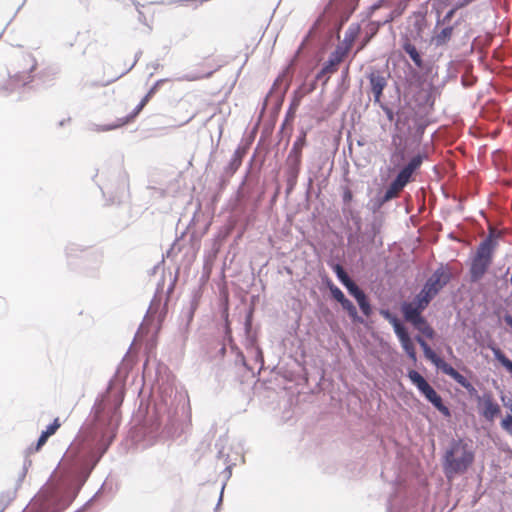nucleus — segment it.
Returning a JSON list of instances; mask_svg holds the SVG:
<instances>
[{"label": "nucleus", "mask_w": 512, "mask_h": 512, "mask_svg": "<svg viewBox=\"0 0 512 512\" xmlns=\"http://www.w3.org/2000/svg\"><path fill=\"white\" fill-rule=\"evenodd\" d=\"M403 190V187L393 180L387 190L385 191V194L383 196V202L390 201L394 198H397L400 194V192Z\"/></svg>", "instance_id": "19"}, {"label": "nucleus", "mask_w": 512, "mask_h": 512, "mask_svg": "<svg viewBox=\"0 0 512 512\" xmlns=\"http://www.w3.org/2000/svg\"><path fill=\"white\" fill-rule=\"evenodd\" d=\"M151 97H148V95L146 94L142 100L140 101V103L136 106V108L132 111L131 114H129L128 116H126L125 118H122V119H118L117 123L115 124H111V125H108L104 128V130H113V129H117V128H120L130 122H132L136 117L137 115L143 110V108L147 105V103L150 101Z\"/></svg>", "instance_id": "14"}, {"label": "nucleus", "mask_w": 512, "mask_h": 512, "mask_svg": "<svg viewBox=\"0 0 512 512\" xmlns=\"http://www.w3.org/2000/svg\"><path fill=\"white\" fill-rule=\"evenodd\" d=\"M456 12V8H452L450 9L446 15L444 16L442 22L443 23H449L451 21V19L453 18L454 14Z\"/></svg>", "instance_id": "29"}, {"label": "nucleus", "mask_w": 512, "mask_h": 512, "mask_svg": "<svg viewBox=\"0 0 512 512\" xmlns=\"http://www.w3.org/2000/svg\"><path fill=\"white\" fill-rule=\"evenodd\" d=\"M495 358L512 374V361L499 348H492Z\"/></svg>", "instance_id": "20"}, {"label": "nucleus", "mask_w": 512, "mask_h": 512, "mask_svg": "<svg viewBox=\"0 0 512 512\" xmlns=\"http://www.w3.org/2000/svg\"><path fill=\"white\" fill-rule=\"evenodd\" d=\"M42 498V495H39L36 501H39Z\"/></svg>", "instance_id": "34"}, {"label": "nucleus", "mask_w": 512, "mask_h": 512, "mask_svg": "<svg viewBox=\"0 0 512 512\" xmlns=\"http://www.w3.org/2000/svg\"><path fill=\"white\" fill-rule=\"evenodd\" d=\"M416 342L421 346L425 357L430 360L435 366L440 369L444 374L450 376L459 385L467 390H473L472 384L450 364L441 359L427 344L424 338L420 335L415 337Z\"/></svg>", "instance_id": "3"}, {"label": "nucleus", "mask_w": 512, "mask_h": 512, "mask_svg": "<svg viewBox=\"0 0 512 512\" xmlns=\"http://www.w3.org/2000/svg\"><path fill=\"white\" fill-rule=\"evenodd\" d=\"M504 320H505L506 324L512 328V316L506 315L504 317Z\"/></svg>", "instance_id": "31"}, {"label": "nucleus", "mask_w": 512, "mask_h": 512, "mask_svg": "<svg viewBox=\"0 0 512 512\" xmlns=\"http://www.w3.org/2000/svg\"><path fill=\"white\" fill-rule=\"evenodd\" d=\"M453 31V26H447L441 29L439 32H435L431 39L432 43H434L437 47L446 45L451 40Z\"/></svg>", "instance_id": "17"}, {"label": "nucleus", "mask_w": 512, "mask_h": 512, "mask_svg": "<svg viewBox=\"0 0 512 512\" xmlns=\"http://www.w3.org/2000/svg\"><path fill=\"white\" fill-rule=\"evenodd\" d=\"M408 377L417 389L425 396V398L433 404L444 416H450V410L442 402L440 395L430 386L425 378L416 370H410Z\"/></svg>", "instance_id": "4"}, {"label": "nucleus", "mask_w": 512, "mask_h": 512, "mask_svg": "<svg viewBox=\"0 0 512 512\" xmlns=\"http://www.w3.org/2000/svg\"><path fill=\"white\" fill-rule=\"evenodd\" d=\"M340 304L342 308L347 311L351 318L355 319L357 317V309L349 299L345 298V300Z\"/></svg>", "instance_id": "22"}, {"label": "nucleus", "mask_w": 512, "mask_h": 512, "mask_svg": "<svg viewBox=\"0 0 512 512\" xmlns=\"http://www.w3.org/2000/svg\"><path fill=\"white\" fill-rule=\"evenodd\" d=\"M349 48L338 46L330 55L329 60L324 64L321 71L317 74L316 79L319 80L324 76L334 74L338 70V66L346 58ZM329 79L327 77L326 81Z\"/></svg>", "instance_id": "9"}, {"label": "nucleus", "mask_w": 512, "mask_h": 512, "mask_svg": "<svg viewBox=\"0 0 512 512\" xmlns=\"http://www.w3.org/2000/svg\"><path fill=\"white\" fill-rule=\"evenodd\" d=\"M371 91L374 96V102L379 103L383 95V90L387 86V78L380 71H373L368 76Z\"/></svg>", "instance_id": "12"}, {"label": "nucleus", "mask_w": 512, "mask_h": 512, "mask_svg": "<svg viewBox=\"0 0 512 512\" xmlns=\"http://www.w3.org/2000/svg\"><path fill=\"white\" fill-rule=\"evenodd\" d=\"M162 82H163L162 80H159V81H157V82H156V83L151 87V89H150V90L148 91V93H147L148 97H151V98H152V97L154 96V94H155V93H156V91L158 90L159 85H160Z\"/></svg>", "instance_id": "30"}, {"label": "nucleus", "mask_w": 512, "mask_h": 512, "mask_svg": "<svg viewBox=\"0 0 512 512\" xmlns=\"http://www.w3.org/2000/svg\"><path fill=\"white\" fill-rule=\"evenodd\" d=\"M392 145L395 147L396 153H398L401 157H403L404 154V147H403V138L402 136L396 134L392 136Z\"/></svg>", "instance_id": "23"}, {"label": "nucleus", "mask_w": 512, "mask_h": 512, "mask_svg": "<svg viewBox=\"0 0 512 512\" xmlns=\"http://www.w3.org/2000/svg\"><path fill=\"white\" fill-rule=\"evenodd\" d=\"M429 304L430 303L427 301V299L423 298L418 293L413 301L402 303L401 312L404 319L412 324L414 321L422 317V312L428 307Z\"/></svg>", "instance_id": "8"}, {"label": "nucleus", "mask_w": 512, "mask_h": 512, "mask_svg": "<svg viewBox=\"0 0 512 512\" xmlns=\"http://www.w3.org/2000/svg\"><path fill=\"white\" fill-rule=\"evenodd\" d=\"M361 311L365 316H370L372 309L365 293L357 297L356 299Z\"/></svg>", "instance_id": "21"}, {"label": "nucleus", "mask_w": 512, "mask_h": 512, "mask_svg": "<svg viewBox=\"0 0 512 512\" xmlns=\"http://www.w3.org/2000/svg\"><path fill=\"white\" fill-rule=\"evenodd\" d=\"M242 157H243V154L240 152V150H237L233 156V159L231 161V167L234 169V170H237L241 163H242Z\"/></svg>", "instance_id": "27"}, {"label": "nucleus", "mask_w": 512, "mask_h": 512, "mask_svg": "<svg viewBox=\"0 0 512 512\" xmlns=\"http://www.w3.org/2000/svg\"><path fill=\"white\" fill-rule=\"evenodd\" d=\"M313 89H314V86H312V87L307 91V93H309V92L313 91Z\"/></svg>", "instance_id": "33"}, {"label": "nucleus", "mask_w": 512, "mask_h": 512, "mask_svg": "<svg viewBox=\"0 0 512 512\" xmlns=\"http://www.w3.org/2000/svg\"><path fill=\"white\" fill-rule=\"evenodd\" d=\"M475 452L463 439L453 440L443 457V469L448 479L464 474L473 465Z\"/></svg>", "instance_id": "1"}, {"label": "nucleus", "mask_w": 512, "mask_h": 512, "mask_svg": "<svg viewBox=\"0 0 512 512\" xmlns=\"http://www.w3.org/2000/svg\"><path fill=\"white\" fill-rule=\"evenodd\" d=\"M494 248L495 244L491 236L479 245L470 266V280L472 282L479 281L487 272L492 263Z\"/></svg>", "instance_id": "2"}, {"label": "nucleus", "mask_w": 512, "mask_h": 512, "mask_svg": "<svg viewBox=\"0 0 512 512\" xmlns=\"http://www.w3.org/2000/svg\"><path fill=\"white\" fill-rule=\"evenodd\" d=\"M478 404L481 415L488 421H493L501 413V408L491 393H485L480 397Z\"/></svg>", "instance_id": "10"}, {"label": "nucleus", "mask_w": 512, "mask_h": 512, "mask_svg": "<svg viewBox=\"0 0 512 512\" xmlns=\"http://www.w3.org/2000/svg\"><path fill=\"white\" fill-rule=\"evenodd\" d=\"M423 158L421 155L414 156L406 166H404L394 179L403 188L411 181L413 173L421 166Z\"/></svg>", "instance_id": "11"}, {"label": "nucleus", "mask_w": 512, "mask_h": 512, "mask_svg": "<svg viewBox=\"0 0 512 512\" xmlns=\"http://www.w3.org/2000/svg\"><path fill=\"white\" fill-rule=\"evenodd\" d=\"M333 271L336 273L338 279L343 285L350 280V277L347 275L344 268L340 264H335L333 266Z\"/></svg>", "instance_id": "24"}, {"label": "nucleus", "mask_w": 512, "mask_h": 512, "mask_svg": "<svg viewBox=\"0 0 512 512\" xmlns=\"http://www.w3.org/2000/svg\"><path fill=\"white\" fill-rule=\"evenodd\" d=\"M61 422L59 418H55L53 422L46 427L44 431H42L37 443L34 446L29 447V453H35L40 451V449L46 444L48 438L56 433V431L60 428Z\"/></svg>", "instance_id": "13"}, {"label": "nucleus", "mask_w": 512, "mask_h": 512, "mask_svg": "<svg viewBox=\"0 0 512 512\" xmlns=\"http://www.w3.org/2000/svg\"><path fill=\"white\" fill-rule=\"evenodd\" d=\"M381 314L393 326L394 332L398 337L401 347L403 348L407 356L413 362H416V348L407 329L404 327L401 321L395 315L391 314L389 311H382Z\"/></svg>", "instance_id": "6"}, {"label": "nucleus", "mask_w": 512, "mask_h": 512, "mask_svg": "<svg viewBox=\"0 0 512 512\" xmlns=\"http://www.w3.org/2000/svg\"><path fill=\"white\" fill-rule=\"evenodd\" d=\"M344 286L355 299L364 293L351 279Z\"/></svg>", "instance_id": "25"}, {"label": "nucleus", "mask_w": 512, "mask_h": 512, "mask_svg": "<svg viewBox=\"0 0 512 512\" xmlns=\"http://www.w3.org/2000/svg\"><path fill=\"white\" fill-rule=\"evenodd\" d=\"M352 199H353L352 191L349 188H345V190L343 192V201L345 203H349L352 201Z\"/></svg>", "instance_id": "28"}, {"label": "nucleus", "mask_w": 512, "mask_h": 512, "mask_svg": "<svg viewBox=\"0 0 512 512\" xmlns=\"http://www.w3.org/2000/svg\"><path fill=\"white\" fill-rule=\"evenodd\" d=\"M306 145V132L302 131L300 136L293 143L292 149L288 156V161H292L295 166L301 163L302 149Z\"/></svg>", "instance_id": "15"}, {"label": "nucleus", "mask_w": 512, "mask_h": 512, "mask_svg": "<svg viewBox=\"0 0 512 512\" xmlns=\"http://www.w3.org/2000/svg\"><path fill=\"white\" fill-rule=\"evenodd\" d=\"M451 273L447 268L440 267L427 279L419 294L430 303L436 295L448 284Z\"/></svg>", "instance_id": "5"}, {"label": "nucleus", "mask_w": 512, "mask_h": 512, "mask_svg": "<svg viewBox=\"0 0 512 512\" xmlns=\"http://www.w3.org/2000/svg\"><path fill=\"white\" fill-rule=\"evenodd\" d=\"M415 329H417L422 335V337H426L428 339H433L435 336V331L428 323V321L422 316L412 323Z\"/></svg>", "instance_id": "18"}, {"label": "nucleus", "mask_w": 512, "mask_h": 512, "mask_svg": "<svg viewBox=\"0 0 512 512\" xmlns=\"http://www.w3.org/2000/svg\"><path fill=\"white\" fill-rule=\"evenodd\" d=\"M402 48L410 56L411 60L414 62L415 66L417 68L422 69L424 67V62H423L422 56L414 44H412L407 39L403 43Z\"/></svg>", "instance_id": "16"}, {"label": "nucleus", "mask_w": 512, "mask_h": 512, "mask_svg": "<svg viewBox=\"0 0 512 512\" xmlns=\"http://www.w3.org/2000/svg\"><path fill=\"white\" fill-rule=\"evenodd\" d=\"M349 71V65L346 66L345 70H344V73L347 74Z\"/></svg>", "instance_id": "32"}, {"label": "nucleus", "mask_w": 512, "mask_h": 512, "mask_svg": "<svg viewBox=\"0 0 512 512\" xmlns=\"http://www.w3.org/2000/svg\"><path fill=\"white\" fill-rule=\"evenodd\" d=\"M11 66L14 71L13 77L15 80L26 84L32 81L31 73L35 70L37 62L31 54L24 53Z\"/></svg>", "instance_id": "7"}, {"label": "nucleus", "mask_w": 512, "mask_h": 512, "mask_svg": "<svg viewBox=\"0 0 512 512\" xmlns=\"http://www.w3.org/2000/svg\"><path fill=\"white\" fill-rule=\"evenodd\" d=\"M330 292L335 300H337L339 303H342V301L345 300L344 293L334 284L329 285Z\"/></svg>", "instance_id": "26"}]
</instances>
